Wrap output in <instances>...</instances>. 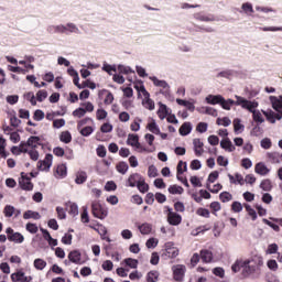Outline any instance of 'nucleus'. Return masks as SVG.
<instances>
[{
	"label": "nucleus",
	"mask_w": 282,
	"mask_h": 282,
	"mask_svg": "<svg viewBox=\"0 0 282 282\" xmlns=\"http://www.w3.org/2000/svg\"><path fill=\"white\" fill-rule=\"evenodd\" d=\"M235 98L237 100V105H240L242 109H247V111H250V113H252L254 122H259L260 124L265 122V119H263L261 112L259 110H256L257 107H259V102L250 101L239 95H236Z\"/></svg>",
	"instance_id": "f257e3e1"
},
{
	"label": "nucleus",
	"mask_w": 282,
	"mask_h": 282,
	"mask_svg": "<svg viewBox=\"0 0 282 282\" xmlns=\"http://www.w3.org/2000/svg\"><path fill=\"white\" fill-rule=\"evenodd\" d=\"M254 269L256 267L250 264L249 259H238L231 265V270L235 273L242 270V276H245V279H248V276L254 274V272H257Z\"/></svg>",
	"instance_id": "f03ea898"
},
{
	"label": "nucleus",
	"mask_w": 282,
	"mask_h": 282,
	"mask_svg": "<svg viewBox=\"0 0 282 282\" xmlns=\"http://www.w3.org/2000/svg\"><path fill=\"white\" fill-rule=\"evenodd\" d=\"M150 80L153 83L154 87H160L159 94L164 96V98H171V85L164 79H159L155 76H150Z\"/></svg>",
	"instance_id": "7ed1b4c3"
},
{
	"label": "nucleus",
	"mask_w": 282,
	"mask_h": 282,
	"mask_svg": "<svg viewBox=\"0 0 282 282\" xmlns=\"http://www.w3.org/2000/svg\"><path fill=\"white\" fill-rule=\"evenodd\" d=\"M91 214L96 219H106L109 215V210L105 208L99 202L94 200L91 203Z\"/></svg>",
	"instance_id": "20e7f679"
},
{
	"label": "nucleus",
	"mask_w": 282,
	"mask_h": 282,
	"mask_svg": "<svg viewBox=\"0 0 282 282\" xmlns=\"http://www.w3.org/2000/svg\"><path fill=\"white\" fill-rule=\"evenodd\" d=\"M139 91L142 94L143 96V100H142V105L145 109H149V111H153V109H155V101H153V99H151V94H149L147 91V88L144 86H141L139 88Z\"/></svg>",
	"instance_id": "39448f33"
},
{
	"label": "nucleus",
	"mask_w": 282,
	"mask_h": 282,
	"mask_svg": "<svg viewBox=\"0 0 282 282\" xmlns=\"http://www.w3.org/2000/svg\"><path fill=\"white\" fill-rule=\"evenodd\" d=\"M6 234L8 239L13 243H23V241H25V237H23L21 232H14V229H12V227H8L6 229Z\"/></svg>",
	"instance_id": "423d86ee"
},
{
	"label": "nucleus",
	"mask_w": 282,
	"mask_h": 282,
	"mask_svg": "<svg viewBox=\"0 0 282 282\" xmlns=\"http://www.w3.org/2000/svg\"><path fill=\"white\" fill-rule=\"evenodd\" d=\"M174 281L182 282L184 281V275L186 274V265L175 264L172 267Z\"/></svg>",
	"instance_id": "0eeeda50"
},
{
	"label": "nucleus",
	"mask_w": 282,
	"mask_h": 282,
	"mask_svg": "<svg viewBox=\"0 0 282 282\" xmlns=\"http://www.w3.org/2000/svg\"><path fill=\"white\" fill-rule=\"evenodd\" d=\"M62 34H80V29L74 22L62 24Z\"/></svg>",
	"instance_id": "6e6552de"
},
{
	"label": "nucleus",
	"mask_w": 282,
	"mask_h": 282,
	"mask_svg": "<svg viewBox=\"0 0 282 282\" xmlns=\"http://www.w3.org/2000/svg\"><path fill=\"white\" fill-rule=\"evenodd\" d=\"M167 223L170 226H180L182 224V215L173 212L172 208H169Z\"/></svg>",
	"instance_id": "1a4fd4ad"
},
{
	"label": "nucleus",
	"mask_w": 282,
	"mask_h": 282,
	"mask_svg": "<svg viewBox=\"0 0 282 282\" xmlns=\"http://www.w3.org/2000/svg\"><path fill=\"white\" fill-rule=\"evenodd\" d=\"M180 254V249L175 247L173 242H166L165 243V252L164 256L169 257V259H175Z\"/></svg>",
	"instance_id": "9d476101"
},
{
	"label": "nucleus",
	"mask_w": 282,
	"mask_h": 282,
	"mask_svg": "<svg viewBox=\"0 0 282 282\" xmlns=\"http://www.w3.org/2000/svg\"><path fill=\"white\" fill-rule=\"evenodd\" d=\"M52 160H54V156L52 154H46L45 159L37 163V169L40 171H50L52 167Z\"/></svg>",
	"instance_id": "9b49d317"
},
{
	"label": "nucleus",
	"mask_w": 282,
	"mask_h": 282,
	"mask_svg": "<svg viewBox=\"0 0 282 282\" xmlns=\"http://www.w3.org/2000/svg\"><path fill=\"white\" fill-rule=\"evenodd\" d=\"M143 178L142 175L139 173L131 174L127 180V186H130V188H135L138 186L139 182Z\"/></svg>",
	"instance_id": "f8f14e48"
},
{
	"label": "nucleus",
	"mask_w": 282,
	"mask_h": 282,
	"mask_svg": "<svg viewBox=\"0 0 282 282\" xmlns=\"http://www.w3.org/2000/svg\"><path fill=\"white\" fill-rule=\"evenodd\" d=\"M11 281H13V282L32 281V276L25 275V273L23 271H18V272L11 274Z\"/></svg>",
	"instance_id": "ddd939ff"
},
{
	"label": "nucleus",
	"mask_w": 282,
	"mask_h": 282,
	"mask_svg": "<svg viewBox=\"0 0 282 282\" xmlns=\"http://www.w3.org/2000/svg\"><path fill=\"white\" fill-rule=\"evenodd\" d=\"M249 263L256 268V272H259L263 265V257L261 256H253L249 258Z\"/></svg>",
	"instance_id": "4468645a"
},
{
	"label": "nucleus",
	"mask_w": 282,
	"mask_h": 282,
	"mask_svg": "<svg viewBox=\"0 0 282 282\" xmlns=\"http://www.w3.org/2000/svg\"><path fill=\"white\" fill-rule=\"evenodd\" d=\"M22 191H33L34 184L30 181V177H25L22 173V178L19 181Z\"/></svg>",
	"instance_id": "2eb2a0df"
},
{
	"label": "nucleus",
	"mask_w": 282,
	"mask_h": 282,
	"mask_svg": "<svg viewBox=\"0 0 282 282\" xmlns=\"http://www.w3.org/2000/svg\"><path fill=\"white\" fill-rule=\"evenodd\" d=\"M82 259V254L80 251L78 250H73L68 253V260L72 263H75L76 265H80L83 263Z\"/></svg>",
	"instance_id": "dca6fc26"
},
{
	"label": "nucleus",
	"mask_w": 282,
	"mask_h": 282,
	"mask_svg": "<svg viewBox=\"0 0 282 282\" xmlns=\"http://www.w3.org/2000/svg\"><path fill=\"white\" fill-rule=\"evenodd\" d=\"M194 153L197 155V158H200V155H204V142H202L200 139H194Z\"/></svg>",
	"instance_id": "f3484780"
},
{
	"label": "nucleus",
	"mask_w": 282,
	"mask_h": 282,
	"mask_svg": "<svg viewBox=\"0 0 282 282\" xmlns=\"http://www.w3.org/2000/svg\"><path fill=\"white\" fill-rule=\"evenodd\" d=\"M240 14L243 13L247 17H252L254 14V7L250 2H243L241 4V10H239Z\"/></svg>",
	"instance_id": "a211bd4d"
},
{
	"label": "nucleus",
	"mask_w": 282,
	"mask_h": 282,
	"mask_svg": "<svg viewBox=\"0 0 282 282\" xmlns=\"http://www.w3.org/2000/svg\"><path fill=\"white\" fill-rule=\"evenodd\" d=\"M194 19H195L196 21H203V22H205V23H210V22H213V21H217V19L215 18V15H213V14L206 15V14H203V13H195V14H194Z\"/></svg>",
	"instance_id": "6ab92c4d"
},
{
	"label": "nucleus",
	"mask_w": 282,
	"mask_h": 282,
	"mask_svg": "<svg viewBox=\"0 0 282 282\" xmlns=\"http://www.w3.org/2000/svg\"><path fill=\"white\" fill-rule=\"evenodd\" d=\"M137 228L142 235H151L153 232V225L150 223L139 224Z\"/></svg>",
	"instance_id": "aec40b11"
},
{
	"label": "nucleus",
	"mask_w": 282,
	"mask_h": 282,
	"mask_svg": "<svg viewBox=\"0 0 282 282\" xmlns=\"http://www.w3.org/2000/svg\"><path fill=\"white\" fill-rule=\"evenodd\" d=\"M207 105H221V100H224V96L221 95H208L205 98Z\"/></svg>",
	"instance_id": "412c9836"
},
{
	"label": "nucleus",
	"mask_w": 282,
	"mask_h": 282,
	"mask_svg": "<svg viewBox=\"0 0 282 282\" xmlns=\"http://www.w3.org/2000/svg\"><path fill=\"white\" fill-rule=\"evenodd\" d=\"M232 105H236L237 107H241V105L237 104V99L236 101L232 99H225L223 97V100H220V107H223L226 111H230Z\"/></svg>",
	"instance_id": "4be33fe9"
},
{
	"label": "nucleus",
	"mask_w": 282,
	"mask_h": 282,
	"mask_svg": "<svg viewBox=\"0 0 282 282\" xmlns=\"http://www.w3.org/2000/svg\"><path fill=\"white\" fill-rule=\"evenodd\" d=\"M200 259H202L203 263H212V261H213V251H210L208 249H203L200 251Z\"/></svg>",
	"instance_id": "5701e85b"
},
{
	"label": "nucleus",
	"mask_w": 282,
	"mask_h": 282,
	"mask_svg": "<svg viewBox=\"0 0 282 282\" xmlns=\"http://www.w3.org/2000/svg\"><path fill=\"white\" fill-rule=\"evenodd\" d=\"M220 147L221 149H224L225 151H228L229 153H232V151H235V147L232 145V141H230V139L225 138L220 141Z\"/></svg>",
	"instance_id": "b1692460"
},
{
	"label": "nucleus",
	"mask_w": 282,
	"mask_h": 282,
	"mask_svg": "<svg viewBox=\"0 0 282 282\" xmlns=\"http://www.w3.org/2000/svg\"><path fill=\"white\" fill-rule=\"evenodd\" d=\"M158 116L160 120H164L169 116V107L162 102L159 104Z\"/></svg>",
	"instance_id": "393cba45"
},
{
	"label": "nucleus",
	"mask_w": 282,
	"mask_h": 282,
	"mask_svg": "<svg viewBox=\"0 0 282 282\" xmlns=\"http://www.w3.org/2000/svg\"><path fill=\"white\" fill-rule=\"evenodd\" d=\"M254 171L258 175H268V173H270V169H268L265 163H257Z\"/></svg>",
	"instance_id": "a878e982"
},
{
	"label": "nucleus",
	"mask_w": 282,
	"mask_h": 282,
	"mask_svg": "<svg viewBox=\"0 0 282 282\" xmlns=\"http://www.w3.org/2000/svg\"><path fill=\"white\" fill-rule=\"evenodd\" d=\"M193 131V124L191 122H184L178 129L180 135H188Z\"/></svg>",
	"instance_id": "bb28decb"
},
{
	"label": "nucleus",
	"mask_w": 282,
	"mask_h": 282,
	"mask_svg": "<svg viewBox=\"0 0 282 282\" xmlns=\"http://www.w3.org/2000/svg\"><path fill=\"white\" fill-rule=\"evenodd\" d=\"M48 34H63V24H51L46 28Z\"/></svg>",
	"instance_id": "cd10ccee"
},
{
	"label": "nucleus",
	"mask_w": 282,
	"mask_h": 282,
	"mask_svg": "<svg viewBox=\"0 0 282 282\" xmlns=\"http://www.w3.org/2000/svg\"><path fill=\"white\" fill-rule=\"evenodd\" d=\"M170 195H183L184 194V187L180 185H171L167 188Z\"/></svg>",
	"instance_id": "c85d7f7f"
},
{
	"label": "nucleus",
	"mask_w": 282,
	"mask_h": 282,
	"mask_svg": "<svg viewBox=\"0 0 282 282\" xmlns=\"http://www.w3.org/2000/svg\"><path fill=\"white\" fill-rule=\"evenodd\" d=\"M55 177H67V166L65 164H61L56 169Z\"/></svg>",
	"instance_id": "c756f323"
},
{
	"label": "nucleus",
	"mask_w": 282,
	"mask_h": 282,
	"mask_svg": "<svg viewBox=\"0 0 282 282\" xmlns=\"http://www.w3.org/2000/svg\"><path fill=\"white\" fill-rule=\"evenodd\" d=\"M33 265L35 270L42 271L45 270V268H47V262L41 258H37L34 260Z\"/></svg>",
	"instance_id": "7c9ffc66"
},
{
	"label": "nucleus",
	"mask_w": 282,
	"mask_h": 282,
	"mask_svg": "<svg viewBox=\"0 0 282 282\" xmlns=\"http://www.w3.org/2000/svg\"><path fill=\"white\" fill-rule=\"evenodd\" d=\"M243 129H246V126L241 123V119L236 118L234 119V131L235 133H241L243 132Z\"/></svg>",
	"instance_id": "2f4dec72"
},
{
	"label": "nucleus",
	"mask_w": 282,
	"mask_h": 282,
	"mask_svg": "<svg viewBox=\"0 0 282 282\" xmlns=\"http://www.w3.org/2000/svg\"><path fill=\"white\" fill-rule=\"evenodd\" d=\"M23 219H41V214H39L37 212H33V210H26L23 214Z\"/></svg>",
	"instance_id": "473e14b6"
},
{
	"label": "nucleus",
	"mask_w": 282,
	"mask_h": 282,
	"mask_svg": "<svg viewBox=\"0 0 282 282\" xmlns=\"http://www.w3.org/2000/svg\"><path fill=\"white\" fill-rule=\"evenodd\" d=\"M147 129L151 133H154V135H158V133H160V127L158 126V123L155 122L154 119H152V121L150 123H148Z\"/></svg>",
	"instance_id": "72a5a7b5"
},
{
	"label": "nucleus",
	"mask_w": 282,
	"mask_h": 282,
	"mask_svg": "<svg viewBox=\"0 0 282 282\" xmlns=\"http://www.w3.org/2000/svg\"><path fill=\"white\" fill-rule=\"evenodd\" d=\"M28 147H32V149H36L39 144H41V137H30L26 141Z\"/></svg>",
	"instance_id": "f704fd0d"
},
{
	"label": "nucleus",
	"mask_w": 282,
	"mask_h": 282,
	"mask_svg": "<svg viewBox=\"0 0 282 282\" xmlns=\"http://www.w3.org/2000/svg\"><path fill=\"white\" fill-rule=\"evenodd\" d=\"M116 169L121 175H127V172L129 171V164H127V162H119Z\"/></svg>",
	"instance_id": "c9c22d12"
},
{
	"label": "nucleus",
	"mask_w": 282,
	"mask_h": 282,
	"mask_svg": "<svg viewBox=\"0 0 282 282\" xmlns=\"http://www.w3.org/2000/svg\"><path fill=\"white\" fill-rule=\"evenodd\" d=\"M101 69L102 72H106L107 74H109V76H113V73L118 72V68H116V65H110L107 63H104Z\"/></svg>",
	"instance_id": "e433bc0d"
},
{
	"label": "nucleus",
	"mask_w": 282,
	"mask_h": 282,
	"mask_svg": "<svg viewBox=\"0 0 282 282\" xmlns=\"http://www.w3.org/2000/svg\"><path fill=\"white\" fill-rule=\"evenodd\" d=\"M263 116H265L267 120L274 124L276 122V113L272 110L262 111Z\"/></svg>",
	"instance_id": "4c0bfd02"
},
{
	"label": "nucleus",
	"mask_w": 282,
	"mask_h": 282,
	"mask_svg": "<svg viewBox=\"0 0 282 282\" xmlns=\"http://www.w3.org/2000/svg\"><path fill=\"white\" fill-rule=\"evenodd\" d=\"M87 182V172L82 171L76 174L75 183L85 184Z\"/></svg>",
	"instance_id": "58836bf2"
},
{
	"label": "nucleus",
	"mask_w": 282,
	"mask_h": 282,
	"mask_svg": "<svg viewBox=\"0 0 282 282\" xmlns=\"http://www.w3.org/2000/svg\"><path fill=\"white\" fill-rule=\"evenodd\" d=\"M61 142H64V144H69L72 142V133L69 131H63L59 135Z\"/></svg>",
	"instance_id": "ea45409f"
},
{
	"label": "nucleus",
	"mask_w": 282,
	"mask_h": 282,
	"mask_svg": "<svg viewBox=\"0 0 282 282\" xmlns=\"http://www.w3.org/2000/svg\"><path fill=\"white\" fill-rule=\"evenodd\" d=\"M15 213V207L12 206V205H6L4 208H3V215L4 217L7 218H10L14 215Z\"/></svg>",
	"instance_id": "a19ab883"
},
{
	"label": "nucleus",
	"mask_w": 282,
	"mask_h": 282,
	"mask_svg": "<svg viewBox=\"0 0 282 282\" xmlns=\"http://www.w3.org/2000/svg\"><path fill=\"white\" fill-rule=\"evenodd\" d=\"M139 142H140V137H138V134L128 135L127 144H129L130 147H135Z\"/></svg>",
	"instance_id": "79ce46f5"
},
{
	"label": "nucleus",
	"mask_w": 282,
	"mask_h": 282,
	"mask_svg": "<svg viewBox=\"0 0 282 282\" xmlns=\"http://www.w3.org/2000/svg\"><path fill=\"white\" fill-rule=\"evenodd\" d=\"M216 124H218L219 127H230V124H232V121L230 120V118L224 117V118H218L216 120Z\"/></svg>",
	"instance_id": "37998d69"
},
{
	"label": "nucleus",
	"mask_w": 282,
	"mask_h": 282,
	"mask_svg": "<svg viewBox=\"0 0 282 282\" xmlns=\"http://www.w3.org/2000/svg\"><path fill=\"white\" fill-rule=\"evenodd\" d=\"M137 188L143 194L149 193V184H147V181L144 180V177L139 182V184L137 185Z\"/></svg>",
	"instance_id": "c03bdc74"
},
{
	"label": "nucleus",
	"mask_w": 282,
	"mask_h": 282,
	"mask_svg": "<svg viewBox=\"0 0 282 282\" xmlns=\"http://www.w3.org/2000/svg\"><path fill=\"white\" fill-rule=\"evenodd\" d=\"M123 263L128 267L131 268L132 270H135L138 268V260L133 258H127L123 260Z\"/></svg>",
	"instance_id": "a18cd8bd"
},
{
	"label": "nucleus",
	"mask_w": 282,
	"mask_h": 282,
	"mask_svg": "<svg viewBox=\"0 0 282 282\" xmlns=\"http://www.w3.org/2000/svg\"><path fill=\"white\" fill-rule=\"evenodd\" d=\"M260 188L262 189V191H265L267 193L268 192H270V191H272V181H270V180H263L262 182H261V184H260Z\"/></svg>",
	"instance_id": "49530a36"
},
{
	"label": "nucleus",
	"mask_w": 282,
	"mask_h": 282,
	"mask_svg": "<svg viewBox=\"0 0 282 282\" xmlns=\"http://www.w3.org/2000/svg\"><path fill=\"white\" fill-rule=\"evenodd\" d=\"M268 158L273 164H279V162H281V153L279 152L269 153Z\"/></svg>",
	"instance_id": "de8ad7c7"
},
{
	"label": "nucleus",
	"mask_w": 282,
	"mask_h": 282,
	"mask_svg": "<svg viewBox=\"0 0 282 282\" xmlns=\"http://www.w3.org/2000/svg\"><path fill=\"white\" fill-rule=\"evenodd\" d=\"M79 133L82 135H84V138H89V135H91V133H94V128L91 126H87L85 128H82L79 130Z\"/></svg>",
	"instance_id": "09e8293b"
},
{
	"label": "nucleus",
	"mask_w": 282,
	"mask_h": 282,
	"mask_svg": "<svg viewBox=\"0 0 282 282\" xmlns=\"http://www.w3.org/2000/svg\"><path fill=\"white\" fill-rule=\"evenodd\" d=\"M177 174L183 175L184 172L188 171L186 162L180 161L176 167Z\"/></svg>",
	"instance_id": "8fccbe9b"
},
{
	"label": "nucleus",
	"mask_w": 282,
	"mask_h": 282,
	"mask_svg": "<svg viewBox=\"0 0 282 282\" xmlns=\"http://www.w3.org/2000/svg\"><path fill=\"white\" fill-rule=\"evenodd\" d=\"M68 213L76 217L78 215V205L76 203H68Z\"/></svg>",
	"instance_id": "3c124183"
},
{
	"label": "nucleus",
	"mask_w": 282,
	"mask_h": 282,
	"mask_svg": "<svg viewBox=\"0 0 282 282\" xmlns=\"http://www.w3.org/2000/svg\"><path fill=\"white\" fill-rule=\"evenodd\" d=\"M219 199L220 202H223L224 204H226L227 202H232V194L228 193V192H223L219 195Z\"/></svg>",
	"instance_id": "603ef678"
},
{
	"label": "nucleus",
	"mask_w": 282,
	"mask_h": 282,
	"mask_svg": "<svg viewBox=\"0 0 282 282\" xmlns=\"http://www.w3.org/2000/svg\"><path fill=\"white\" fill-rule=\"evenodd\" d=\"M117 69L119 74H135L131 67L124 65H118Z\"/></svg>",
	"instance_id": "864d4df0"
},
{
	"label": "nucleus",
	"mask_w": 282,
	"mask_h": 282,
	"mask_svg": "<svg viewBox=\"0 0 282 282\" xmlns=\"http://www.w3.org/2000/svg\"><path fill=\"white\" fill-rule=\"evenodd\" d=\"M160 276V273L158 271H150L147 275L148 282H156Z\"/></svg>",
	"instance_id": "5fc2aeb1"
},
{
	"label": "nucleus",
	"mask_w": 282,
	"mask_h": 282,
	"mask_svg": "<svg viewBox=\"0 0 282 282\" xmlns=\"http://www.w3.org/2000/svg\"><path fill=\"white\" fill-rule=\"evenodd\" d=\"M140 124H142V120L137 117L130 126L131 131H134V132L140 131Z\"/></svg>",
	"instance_id": "6e6d98bb"
},
{
	"label": "nucleus",
	"mask_w": 282,
	"mask_h": 282,
	"mask_svg": "<svg viewBox=\"0 0 282 282\" xmlns=\"http://www.w3.org/2000/svg\"><path fill=\"white\" fill-rule=\"evenodd\" d=\"M158 243H160V241L158 240V238H149L145 242L147 248L149 249H153V248H158Z\"/></svg>",
	"instance_id": "4d7b16f0"
},
{
	"label": "nucleus",
	"mask_w": 282,
	"mask_h": 282,
	"mask_svg": "<svg viewBox=\"0 0 282 282\" xmlns=\"http://www.w3.org/2000/svg\"><path fill=\"white\" fill-rule=\"evenodd\" d=\"M44 118H45V112H43V110L37 109L34 111L33 119L36 122H41V120H43Z\"/></svg>",
	"instance_id": "13d9d810"
},
{
	"label": "nucleus",
	"mask_w": 282,
	"mask_h": 282,
	"mask_svg": "<svg viewBox=\"0 0 282 282\" xmlns=\"http://www.w3.org/2000/svg\"><path fill=\"white\" fill-rule=\"evenodd\" d=\"M196 215H198L199 217H205V219H208L210 217V212L206 208H198L196 210Z\"/></svg>",
	"instance_id": "bf43d9fd"
},
{
	"label": "nucleus",
	"mask_w": 282,
	"mask_h": 282,
	"mask_svg": "<svg viewBox=\"0 0 282 282\" xmlns=\"http://www.w3.org/2000/svg\"><path fill=\"white\" fill-rule=\"evenodd\" d=\"M101 268L106 272H111L113 270V262H111V260H106L102 262Z\"/></svg>",
	"instance_id": "052dcab7"
},
{
	"label": "nucleus",
	"mask_w": 282,
	"mask_h": 282,
	"mask_svg": "<svg viewBox=\"0 0 282 282\" xmlns=\"http://www.w3.org/2000/svg\"><path fill=\"white\" fill-rule=\"evenodd\" d=\"M0 155L1 158H8V152H6V139L0 138Z\"/></svg>",
	"instance_id": "680f3d73"
},
{
	"label": "nucleus",
	"mask_w": 282,
	"mask_h": 282,
	"mask_svg": "<svg viewBox=\"0 0 282 282\" xmlns=\"http://www.w3.org/2000/svg\"><path fill=\"white\" fill-rule=\"evenodd\" d=\"M26 230L28 232H31V235H36V232H39V227L36 226V224L28 223Z\"/></svg>",
	"instance_id": "e2e57ef3"
},
{
	"label": "nucleus",
	"mask_w": 282,
	"mask_h": 282,
	"mask_svg": "<svg viewBox=\"0 0 282 282\" xmlns=\"http://www.w3.org/2000/svg\"><path fill=\"white\" fill-rule=\"evenodd\" d=\"M45 98H47V90H45V89L39 90L36 94L37 102H43V100H45Z\"/></svg>",
	"instance_id": "0e129e2a"
},
{
	"label": "nucleus",
	"mask_w": 282,
	"mask_h": 282,
	"mask_svg": "<svg viewBox=\"0 0 282 282\" xmlns=\"http://www.w3.org/2000/svg\"><path fill=\"white\" fill-rule=\"evenodd\" d=\"M231 210H232L234 213H241V210H243V205H241L240 202H234V203L231 204Z\"/></svg>",
	"instance_id": "69168bd1"
},
{
	"label": "nucleus",
	"mask_w": 282,
	"mask_h": 282,
	"mask_svg": "<svg viewBox=\"0 0 282 282\" xmlns=\"http://www.w3.org/2000/svg\"><path fill=\"white\" fill-rule=\"evenodd\" d=\"M85 113H87V111L85 110V108H77L73 111V116L75 118H83L85 117Z\"/></svg>",
	"instance_id": "338daca9"
},
{
	"label": "nucleus",
	"mask_w": 282,
	"mask_h": 282,
	"mask_svg": "<svg viewBox=\"0 0 282 282\" xmlns=\"http://www.w3.org/2000/svg\"><path fill=\"white\" fill-rule=\"evenodd\" d=\"M96 116H97V120H105V118H107L108 113H107V110L101 108V109L97 110Z\"/></svg>",
	"instance_id": "774afa93"
}]
</instances>
